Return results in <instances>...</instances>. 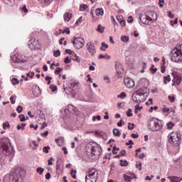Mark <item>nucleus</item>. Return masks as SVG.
Masks as SVG:
<instances>
[{"label": "nucleus", "mask_w": 182, "mask_h": 182, "mask_svg": "<svg viewBox=\"0 0 182 182\" xmlns=\"http://www.w3.org/2000/svg\"><path fill=\"white\" fill-rule=\"evenodd\" d=\"M146 93H147V87L139 89L132 95V100L135 103H143L146 100Z\"/></svg>", "instance_id": "f257e3e1"}, {"label": "nucleus", "mask_w": 182, "mask_h": 182, "mask_svg": "<svg viewBox=\"0 0 182 182\" xmlns=\"http://www.w3.org/2000/svg\"><path fill=\"white\" fill-rule=\"evenodd\" d=\"M22 174H23L22 168H17L11 171L9 175V182H23Z\"/></svg>", "instance_id": "f03ea898"}, {"label": "nucleus", "mask_w": 182, "mask_h": 182, "mask_svg": "<svg viewBox=\"0 0 182 182\" xmlns=\"http://www.w3.org/2000/svg\"><path fill=\"white\" fill-rule=\"evenodd\" d=\"M168 141L174 147H178L181 144V134L178 132H172L168 135Z\"/></svg>", "instance_id": "7ed1b4c3"}, {"label": "nucleus", "mask_w": 182, "mask_h": 182, "mask_svg": "<svg viewBox=\"0 0 182 182\" xmlns=\"http://www.w3.org/2000/svg\"><path fill=\"white\" fill-rule=\"evenodd\" d=\"M171 59L172 62L179 63L182 62V50L181 47H176L171 51Z\"/></svg>", "instance_id": "20e7f679"}, {"label": "nucleus", "mask_w": 182, "mask_h": 182, "mask_svg": "<svg viewBox=\"0 0 182 182\" xmlns=\"http://www.w3.org/2000/svg\"><path fill=\"white\" fill-rule=\"evenodd\" d=\"M148 128L151 132H157L161 129V121L157 118H151L148 122Z\"/></svg>", "instance_id": "39448f33"}, {"label": "nucleus", "mask_w": 182, "mask_h": 182, "mask_svg": "<svg viewBox=\"0 0 182 182\" xmlns=\"http://www.w3.org/2000/svg\"><path fill=\"white\" fill-rule=\"evenodd\" d=\"M1 147L2 148L3 153L6 154V156H9V146H11V141L8 137H4L1 139L0 141Z\"/></svg>", "instance_id": "423d86ee"}, {"label": "nucleus", "mask_w": 182, "mask_h": 182, "mask_svg": "<svg viewBox=\"0 0 182 182\" xmlns=\"http://www.w3.org/2000/svg\"><path fill=\"white\" fill-rule=\"evenodd\" d=\"M72 43L74 46V48L76 49H80L81 48H83V46L85 45V40L80 37H77L74 38Z\"/></svg>", "instance_id": "0eeeda50"}, {"label": "nucleus", "mask_w": 182, "mask_h": 182, "mask_svg": "<svg viewBox=\"0 0 182 182\" xmlns=\"http://www.w3.org/2000/svg\"><path fill=\"white\" fill-rule=\"evenodd\" d=\"M28 48L30 49H41V44L39 41L32 38L28 41Z\"/></svg>", "instance_id": "6e6552de"}, {"label": "nucleus", "mask_w": 182, "mask_h": 182, "mask_svg": "<svg viewBox=\"0 0 182 182\" xmlns=\"http://www.w3.org/2000/svg\"><path fill=\"white\" fill-rule=\"evenodd\" d=\"M172 75L173 76L172 86H176V85L178 86L181 83V75L176 72L172 73Z\"/></svg>", "instance_id": "1a4fd4ad"}, {"label": "nucleus", "mask_w": 182, "mask_h": 182, "mask_svg": "<svg viewBox=\"0 0 182 182\" xmlns=\"http://www.w3.org/2000/svg\"><path fill=\"white\" fill-rule=\"evenodd\" d=\"M139 20L144 25H151V21L149 19L147 14H141L139 16Z\"/></svg>", "instance_id": "9d476101"}, {"label": "nucleus", "mask_w": 182, "mask_h": 182, "mask_svg": "<svg viewBox=\"0 0 182 182\" xmlns=\"http://www.w3.org/2000/svg\"><path fill=\"white\" fill-rule=\"evenodd\" d=\"M124 83L125 86L128 87V89H132V87H134V80H133L130 77H126L124 79Z\"/></svg>", "instance_id": "9b49d317"}, {"label": "nucleus", "mask_w": 182, "mask_h": 182, "mask_svg": "<svg viewBox=\"0 0 182 182\" xmlns=\"http://www.w3.org/2000/svg\"><path fill=\"white\" fill-rule=\"evenodd\" d=\"M146 16L152 23L153 22H156V21H157V14L154 11H149L146 13Z\"/></svg>", "instance_id": "f8f14e48"}, {"label": "nucleus", "mask_w": 182, "mask_h": 182, "mask_svg": "<svg viewBox=\"0 0 182 182\" xmlns=\"http://www.w3.org/2000/svg\"><path fill=\"white\" fill-rule=\"evenodd\" d=\"M92 155L95 156V159H99L100 157V148L98 146L92 148Z\"/></svg>", "instance_id": "ddd939ff"}, {"label": "nucleus", "mask_w": 182, "mask_h": 182, "mask_svg": "<svg viewBox=\"0 0 182 182\" xmlns=\"http://www.w3.org/2000/svg\"><path fill=\"white\" fill-rule=\"evenodd\" d=\"M92 182H96L97 181L98 176H99V172L97 171L92 169Z\"/></svg>", "instance_id": "4468645a"}, {"label": "nucleus", "mask_w": 182, "mask_h": 182, "mask_svg": "<svg viewBox=\"0 0 182 182\" xmlns=\"http://www.w3.org/2000/svg\"><path fill=\"white\" fill-rule=\"evenodd\" d=\"M117 20L118 21V22H119L120 25L122 27L126 26V21H124L123 16H122V15L117 16Z\"/></svg>", "instance_id": "2eb2a0df"}, {"label": "nucleus", "mask_w": 182, "mask_h": 182, "mask_svg": "<svg viewBox=\"0 0 182 182\" xmlns=\"http://www.w3.org/2000/svg\"><path fill=\"white\" fill-rule=\"evenodd\" d=\"M168 178L170 180L171 182H180L182 181V178L171 176H168Z\"/></svg>", "instance_id": "dca6fc26"}, {"label": "nucleus", "mask_w": 182, "mask_h": 182, "mask_svg": "<svg viewBox=\"0 0 182 182\" xmlns=\"http://www.w3.org/2000/svg\"><path fill=\"white\" fill-rule=\"evenodd\" d=\"M56 171L58 173L63 171V166L62 165V162L59 161L56 162Z\"/></svg>", "instance_id": "f3484780"}, {"label": "nucleus", "mask_w": 182, "mask_h": 182, "mask_svg": "<svg viewBox=\"0 0 182 182\" xmlns=\"http://www.w3.org/2000/svg\"><path fill=\"white\" fill-rule=\"evenodd\" d=\"M55 141L58 144V146H59L60 147L61 146H63V143L65 141V139H64L63 137L60 136L58 138H56L55 139Z\"/></svg>", "instance_id": "a211bd4d"}, {"label": "nucleus", "mask_w": 182, "mask_h": 182, "mask_svg": "<svg viewBox=\"0 0 182 182\" xmlns=\"http://www.w3.org/2000/svg\"><path fill=\"white\" fill-rule=\"evenodd\" d=\"M37 122L39 124H42L41 129H43L44 127H46V126H47L46 122H45V118H43V117H40L39 119H38Z\"/></svg>", "instance_id": "6ab92c4d"}, {"label": "nucleus", "mask_w": 182, "mask_h": 182, "mask_svg": "<svg viewBox=\"0 0 182 182\" xmlns=\"http://www.w3.org/2000/svg\"><path fill=\"white\" fill-rule=\"evenodd\" d=\"M63 18H64V21L65 22H69V21H70V19H72V14H70L69 12H66L64 14Z\"/></svg>", "instance_id": "aec40b11"}, {"label": "nucleus", "mask_w": 182, "mask_h": 182, "mask_svg": "<svg viewBox=\"0 0 182 182\" xmlns=\"http://www.w3.org/2000/svg\"><path fill=\"white\" fill-rule=\"evenodd\" d=\"M95 14L97 16H103L105 14V11L102 8H98V9H96Z\"/></svg>", "instance_id": "412c9836"}, {"label": "nucleus", "mask_w": 182, "mask_h": 182, "mask_svg": "<svg viewBox=\"0 0 182 182\" xmlns=\"http://www.w3.org/2000/svg\"><path fill=\"white\" fill-rule=\"evenodd\" d=\"M92 170L90 169V172L87 173L85 176V182H92Z\"/></svg>", "instance_id": "4be33fe9"}, {"label": "nucleus", "mask_w": 182, "mask_h": 182, "mask_svg": "<svg viewBox=\"0 0 182 182\" xmlns=\"http://www.w3.org/2000/svg\"><path fill=\"white\" fill-rule=\"evenodd\" d=\"M33 93L34 96H39V94L41 93V89L39 87H34L33 89Z\"/></svg>", "instance_id": "5701e85b"}, {"label": "nucleus", "mask_w": 182, "mask_h": 182, "mask_svg": "<svg viewBox=\"0 0 182 182\" xmlns=\"http://www.w3.org/2000/svg\"><path fill=\"white\" fill-rule=\"evenodd\" d=\"M68 110L70 113H76L77 112V109L73 105H68Z\"/></svg>", "instance_id": "b1692460"}, {"label": "nucleus", "mask_w": 182, "mask_h": 182, "mask_svg": "<svg viewBox=\"0 0 182 182\" xmlns=\"http://www.w3.org/2000/svg\"><path fill=\"white\" fill-rule=\"evenodd\" d=\"M97 31L100 33H103L105 32V26H102V24H99L97 28Z\"/></svg>", "instance_id": "393cba45"}, {"label": "nucleus", "mask_w": 182, "mask_h": 182, "mask_svg": "<svg viewBox=\"0 0 182 182\" xmlns=\"http://www.w3.org/2000/svg\"><path fill=\"white\" fill-rule=\"evenodd\" d=\"M26 127V123H21L17 125V130H25V127Z\"/></svg>", "instance_id": "a878e982"}, {"label": "nucleus", "mask_w": 182, "mask_h": 182, "mask_svg": "<svg viewBox=\"0 0 182 182\" xmlns=\"http://www.w3.org/2000/svg\"><path fill=\"white\" fill-rule=\"evenodd\" d=\"M87 156H90L92 154V148H90V144H87L85 147Z\"/></svg>", "instance_id": "bb28decb"}, {"label": "nucleus", "mask_w": 182, "mask_h": 182, "mask_svg": "<svg viewBox=\"0 0 182 182\" xmlns=\"http://www.w3.org/2000/svg\"><path fill=\"white\" fill-rule=\"evenodd\" d=\"M71 59H73V60H75V62H80V58H79V56L76 55V53H73Z\"/></svg>", "instance_id": "cd10ccee"}, {"label": "nucleus", "mask_w": 182, "mask_h": 182, "mask_svg": "<svg viewBox=\"0 0 182 182\" xmlns=\"http://www.w3.org/2000/svg\"><path fill=\"white\" fill-rule=\"evenodd\" d=\"M107 48H109V45H107L106 43L102 42L101 43V47H100V50H101L105 51V50H106L107 49Z\"/></svg>", "instance_id": "c85d7f7f"}, {"label": "nucleus", "mask_w": 182, "mask_h": 182, "mask_svg": "<svg viewBox=\"0 0 182 182\" xmlns=\"http://www.w3.org/2000/svg\"><path fill=\"white\" fill-rule=\"evenodd\" d=\"M168 82H171V78H170L169 75L164 77V83L165 85H167V83H168Z\"/></svg>", "instance_id": "c756f323"}, {"label": "nucleus", "mask_w": 182, "mask_h": 182, "mask_svg": "<svg viewBox=\"0 0 182 182\" xmlns=\"http://www.w3.org/2000/svg\"><path fill=\"white\" fill-rule=\"evenodd\" d=\"M112 133L116 137H120V132L119 131V129L114 128L112 131Z\"/></svg>", "instance_id": "7c9ffc66"}, {"label": "nucleus", "mask_w": 182, "mask_h": 182, "mask_svg": "<svg viewBox=\"0 0 182 182\" xmlns=\"http://www.w3.org/2000/svg\"><path fill=\"white\" fill-rule=\"evenodd\" d=\"M176 126V124L173 123V122H169L168 124H167V129L168 130H171V129H173V127Z\"/></svg>", "instance_id": "2f4dec72"}, {"label": "nucleus", "mask_w": 182, "mask_h": 182, "mask_svg": "<svg viewBox=\"0 0 182 182\" xmlns=\"http://www.w3.org/2000/svg\"><path fill=\"white\" fill-rule=\"evenodd\" d=\"M121 41L122 42L127 43L129 41V38L127 36H122Z\"/></svg>", "instance_id": "473e14b6"}, {"label": "nucleus", "mask_w": 182, "mask_h": 182, "mask_svg": "<svg viewBox=\"0 0 182 182\" xmlns=\"http://www.w3.org/2000/svg\"><path fill=\"white\" fill-rule=\"evenodd\" d=\"M43 171H45V168H43L42 167H38L36 169V173H38L41 176H42V174H43Z\"/></svg>", "instance_id": "72a5a7b5"}, {"label": "nucleus", "mask_w": 182, "mask_h": 182, "mask_svg": "<svg viewBox=\"0 0 182 182\" xmlns=\"http://www.w3.org/2000/svg\"><path fill=\"white\" fill-rule=\"evenodd\" d=\"M120 166H122V167H126V166H129V162H127V161H126V160H121L120 161Z\"/></svg>", "instance_id": "f704fd0d"}, {"label": "nucleus", "mask_w": 182, "mask_h": 182, "mask_svg": "<svg viewBox=\"0 0 182 182\" xmlns=\"http://www.w3.org/2000/svg\"><path fill=\"white\" fill-rule=\"evenodd\" d=\"M143 109V107H139V105H135L134 113L137 114L140 110Z\"/></svg>", "instance_id": "c9c22d12"}, {"label": "nucleus", "mask_w": 182, "mask_h": 182, "mask_svg": "<svg viewBox=\"0 0 182 182\" xmlns=\"http://www.w3.org/2000/svg\"><path fill=\"white\" fill-rule=\"evenodd\" d=\"M103 80L105 82V83H107V85H109V83H110V77L108 75H104L103 77Z\"/></svg>", "instance_id": "e433bc0d"}, {"label": "nucleus", "mask_w": 182, "mask_h": 182, "mask_svg": "<svg viewBox=\"0 0 182 182\" xmlns=\"http://www.w3.org/2000/svg\"><path fill=\"white\" fill-rule=\"evenodd\" d=\"M98 57H99V59H107V60L110 59V55H103L102 54H100Z\"/></svg>", "instance_id": "4c0bfd02"}, {"label": "nucleus", "mask_w": 182, "mask_h": 182, "mask_svg": "<svg viewBox=\"0 0 182 182\" xmlns=\"http://www.w3.org/2000/svg\"><path fill=\"white\" fill-rule=\"evenodd\" d=\"M96 120H97L98 122H100V120H102V117H100V115L93 116L92 122H96Z\"/></svg>", "instance_id": "58836bf2"}, {"label": "nucleus", "mask_w": 182, "mask_h": 182, "mask_svg": "<svg viewBox=\"0 0 182 182\" xmlns=\"http://www.w3.org/2000/svg\"><path fill=\"white\" fill-rule=\"evenodd\" d=\"M136 168H138L139 171H141V161H136Z\"/></svg>", "instance_id": "ea45409f"}, {"label": "nucleus", "mask_w": 182, "mask_h": 182, "mask_svg": "<svg viewBox=\"0 0 182 182\" xmlns=\"http://www.w3.org/2000/svg\"><path fill=\"white\" fill-rule=\"evenodd\" d=\"M76 173H77L76 170L71 169L70 176L73 177V178H76Z\"/></svg>", "instance_id": "a19ab883"}, {"label": "nucleus", "mask_w": 182, "mask_h": 182, "mask_svg": "<svg viewBox=\"0 0 182 182\" xmlns=\"http://www.w3.org/2000/svg\"><path fill=\"white\" fill-rule=\"evenodd\" d=\"M126 114L127 117H132L133 116V113H132V109H128L126 112Z\"/></svg>", "instance_id": "79ce46f5"}, {"label": "nucleus", "mask_w": 182, "mask_h": 182, "mask_svg": "<svg viewBox=\"0 0 182 182\" xmlns=\"http://www.w3.org/2000/svg\"><path fill=\"white\" fill-rule=\"evenodd\" d=\"M9 127H11L9 122L3 123V129H4V130H6V129H9Z\"/></svg>", "instance_id": "37998d69"}, {"label": "nucleus", "mask_w": 182, "mask_h": 182, "mask_svg": "<svg viewBox=\"0 0 182 182\" xmlns=\"http://www.w3.org/2000/svg\"><path fill=\"white\" fill-rule=\"evenodd\" d=\"M50 89L52 92H56L58 90V87L55 85H50Z\"/></svg>", "instance_id": "c03bdc74"}, {"label": "nucleus", "mask_w": 182, "mask_h": 182, "mask_svg": "<svg viewBox=\"0 0 182 182\" xmlns=\"http://www.w3.org/2000/svg\"><path fill=\"white\" fill-rule=\"evenodd\" d=\"M53 56H55V58H58V56H60V50H54Z\"/></svg>", "instance_id": "a18cd8bd"}, {"label": "nucleus", "mask_w": 182, "mask_h": 182, "mask_svg": "<svg viewBox=\"0 0 182 182\" xmlns=\"http://www.w3.org/2000/svg\"><path fill=\"white\" fill-rule=\"evenodd\" d=\"M134 126H136V124H134V123H128V129L129 130H133V129H134Z\"/></svg>", "instance_id": "49530a36"}, {"label": "nucleus", "mask_w": 182, "mask_h": 182, "mask_svg": "<svg viewBox=\"0 0 182 182\" xmlns=\"http://www.w3.org/2000/svg\"><path fill=\"white\" fill-rule=\"evenodd\" d=\"M50 149V146H44L43 148V153H46V154H48V153H49V149Z\"/></svg>", "instance_id": "de8ad7c7"}, {"label": "nucleus", "mask_w": 182, "mask_h": 182, "mask_svg": "<svg viewBox=\"0 0 182 182\" xmlns=\"http://www.w3.org/2000/svg\"><path fill=\"white\" fill-rule=\"evenodd\" d=\"M11 82H12L14 86H15V85H19V80L18 79L13 78L11 80Z\"/></svg>", "instance_id": "09e8293b"}, {"label": "nucleus", "mask_w": 182, "mask_h": 182, "mask_svg": "<svg viewBox=\"0 0 182 182\" xmlns=\"http://www.w3.org/2000/svg\"><path fill=\"white\" fill-rule=\"evenodd\" d=\"M85 9H87V5H86V4H82V5L80 6V11H85Z\"/></svg>", "instance_id": "8fccbe9b"}, {"label": "nucleus", "mask_w": 182, "mask_h": 182, "mask_svg": "<svg viewBox=\"0 0 182 182\" xmlns=\"http://www.w3.org/2000/svg\"><path fill=\"white\" fill-rule=\"evenodd\" d=\"M124 178L125 181H130L132 180V176H129V175L124 174Z\"/></svg>", "instance_id": "3c124183"}, {"label": "nucleus", "mask_w": 182, "mask_h": 182, "mask_svg": "<svg viewBox=\"0 0 182 182\" xmlns=\"http://www.w3.org/2000/svg\"><path fill=\"white\" fill-rule=\"evenodd\" d=\"M117 97L120 99H124V97H126V92H121L120 95H117Z\"/></svg>", "instance_id": "603ef678"}, {"label": "nucleus", "mask_w": 182, "mask_h": 182, "mask_svg": "<svg viewBox=\"0 0 182 182\" xmlns=\"http://www.w3.org/2000/svg\"><path fill=\"white\" fill-rule=\"evenodd\" d=\"M33 76H35V73L34 72H30V73H28L26 74V77H31V79H32L33 77Z\"/></svg>", "instance_id": "864d4df0"}, {"label": "nucleus", "mask_w": 182, "mask_h": 182, "mask_svg": "<svg viewBox=\"0 0 182 182\" xmlns=\"http://www.w3.org/2000/svg\"><path fill=\"white\" fill-rule=\"evenodd\" d=\"M159 109V107L154 106V107H151L149 109V113H153V110H157Z\"/></svg>", "instance_id": "5fc2aeb1"}, {"label": "nucleus", "mask_w": 182, "mask_h": 182, "mask_svg": "<svg viewBox=\"0 0 182 182\" xmlns=\"http://www.w3.org/2000/svg\"><path fill=\"white\" fill-rule=\"evenodd\" d=\"M62 70H63V69L60 68H57L54 72L55 75H59V73H60V72H62Z\"/></svg>", "instance_id": "6e6d98bb"}, {"label": "nucleus", "mask_w": 182, "mask_h": 182, "mask_svg": "<svg viewBox=\"0 0 182 182\" xmlns=\"http://www.w3.org/2000/svg\"><path fill=\"white\" fill-rule=\"evenodd\" d=\"M22 110H23V107H22V106L18 105V106L16 107V112H17L18 113H22Z\"/></svg>", "instance_id": "4d7b16f0"}, {"label": "nucleus", "mask_w": 182, "mask_h": 182, "mask_svg": "<svg viewBox=\"0 0 182 182\" xmlns=\"http://www.w3.org/2000/svg\"><path fill=\"white\" fill-rule=\"evenodd\" d=\"M45 80L47 82V85H50V80H52V77H49L48 75H46L45 77Z\"/></svg>", "instance_id": "13d9d810"}, {"label": "nucleus", "mask_w": 182, "mask_h": 182, "mask_svg": "<svg viewBox=\"0 0 182 182\" xmlns=\"http://www.w3.org/2000/svg\"><path fill=\"white\" fill-rule=\"evenodd\" d=\"M14 99H16V95H12L10 97V101H11V105H15V100H14Z\"/></svg>", "instance_id": "bf43d9fd"}, {"label": "nucleus", "mask_w": 182, "mask_h": 182, "mask_svg": "<svg viewBox=\"0 0 182 182\" xmlns=\"http://www.w3.org/2000/svg\"><path fill=\"white\" fill-rule=\"evenodd\" d=\"M87 49L90 53L92 52V43H87Z\"/></svg>", "instance_id": "052dcab7"}, {"label": "nucleus", "mask_w": 182, "mask_h": 182, "mask_svg": "<svg viewBox=\"0 0 182 182\" xmlns=\"http://www.w3.org/2000/svg\"><path fill=\"white\" fill-rule=\"evenodd\" d=\"M18 118L20 119V122H25L26 120V119L25 118V114L19 115Z\"/></svg>", "instance_id": "680f3d73"}, {"label": "nucleus", "mask_w": 182, "mask_h": 182, "mask_svg": "<svg viewBox=\"0 0 182 182\" xmlns=\"http://www.w3.org/2000/svg\"><path fill=\"white\" fill-rule=\"evenodd\" d=\"M117 126L119 127H122V126H123V124H124V121L123 119H120L119 122H117Z\"/></svg>", "instance_id": "e2e57ef3"}, {"label": "nucleus", "mask_w": 182, "mask_h": 182, "mask_svg": "<svg viewBox=\"0 0 182 182\" xmlns=\"http://www.w3.org/2000/svg\"><path fill=\"white\" fill-rule=\"evenodd\" d=\"M150 70L151 73H156V72H157V68H154V65H152Z\"/></svg>", "instance_id": "0e129e2a"}, {"label": "nucleus", "mask_w": 182, "mask_h": 182, "mask_svg": "<svg viewBox=\"0 0 182 182\" xmlns=\"http://www.w3.org/2000/svg\"><path fill=\"white\" fill-rule=\"evenodd\" d=\"M64 62L65 63L68 64V63H72V60H70L69 58V57H66L65 59H64Z\"/></svg>", "instance_id": "69168bd1"}, {"label": "nucleus", "mask_w": 182, "mask_h": 182, "mask_svg": "<svg viewBox=\"0 0 182 182\" xmlns=\"http://www.w3.org/2000/svg\"><path fill=\"white\" fill-rule=\"evenodd\" d=\"M117 106L118 109H122L124 106V102H118Z\"/></svg>", "instance_id": "338daca9"}, {"label": "nucleus", "mask_w": 182, "mask_h": 182, "mask_svg": "<svg viewBox=\"0 0 182 182\" xmlns=\"http://www.w3.org/2000/svg\"><path fill=\"white\" fill-rule=\"evenodd\" d=\"M168 100H169V102H171V103H173L175 100L174 96L169 95L168 96Z\"/></svg>", "instance_id": "774afa93"}]
</instances>
